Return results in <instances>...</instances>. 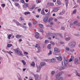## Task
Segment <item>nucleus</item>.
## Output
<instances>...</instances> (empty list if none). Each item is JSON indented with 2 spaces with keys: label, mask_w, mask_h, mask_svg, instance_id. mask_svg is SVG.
<instances>
[{
  "label": "nucleus",
  "mask_w": 80,
  "mask_h": 80,
  "mask_svg": "<svg viewBox=\"0 0 80 80\" xmlns=\"http://www.w3.org/2000/svg\"><path fill=\"white\" fill-rule=\"evenodd\" d=\"M5 52H7V53H9V54H10V55H12L11 53H13V52H11V51H9V52L8 51H6Z\"/></svg>",
  "instance_id": "obj_17"
},
{
  "label": "nucleus",
  "mask_w": 80,
  "mask_h": 80,
  "mask_svg": "<svg viewBox=\"0 0 80 80\" xmlns=\"http://www.w3.org/2000/svg\"><path fill=\"white\" fill-rule=\"evenodd\" d=\"M28 25L29 27H31L32 26V24L30 22H29L28 23Z\"/></svg>",
  "instance_id": "obj_42"
},
{
  "label": "nucleus",
  "mask_w": 80,
  "mask_h": 80,
  "mask_svg": "<svg viewBox=\"0 0 80 80\" xmlns=\"http://www.w3.org/2000/svg\"><path fill=\"white\" fill-rule=\"evenodd\" d=\"M12 44H8L7 45L8 47H12Z\"/></svg>",
  "instance_id": "obj_26"
},
{
  "label": "nucleus",
  "mask_w": 80,
  "mask_h": 80,
  "mask_svg": "<svg viewBox=\"0 0 80 80\" xmlns=\"http://www.w3.org/2000/svg\"><path fill=\"white\" fill-rule=\"evenodd\" d=\"M16 23L17 25H20V23L18 22H16Z\"/></svg>",
  "instance_id": "obj_50"
},
{
  "label": "nucleus",
  "mask_w": 80,
  "mask_h": 80,
  "mask_svg": "<svg viewBox=\"0 0 80 80\" xmlns=\"http://www.w3.org/2000/svg\"><path fill=\"white\" fill-rule=\"evenodd\" d=\"M63 69H65V67H62L61 70H63Z\"/></svg>",
  "instance_id": "obj_47"
},
{
  "label": "nucleus",
  "mask_w": 80,
  "mask_h": 80,
  "mask_svg": "<svg viewBox=\"0 0 80 80\" xmlns=\"http://www.w3.org/2000/svg\"><path fill=\"white\" fill-rule=\"evenodd\" d=\"M78 59H75L74 62L75 64H78Z\"/></svg>",
  "instance_id": "obj_12"
},
{
  "label": "nucleus",
  "mask_w": 80,
  "mask_h": 80,
  "mask_svg": "<svg viewBox=\"0 0 80 80\" xmlns=\"http://www.w3.org/2000/svg\"><path fill=\"white\" fill-rule=\"evenodd\" d=\"M53 12H57L58 11V8H54L53 10Z\"/></svg>",
  "instance_id": "obj_10"
},
{
  "label": "nucleus",
  "mask_w": 80,
  "mask_h": 80,
  "mask_svg": "<svg viewBox=\"0 0 80 80\" xmlns=\"http://www.w3.org/2000/svg\"><path fill=\"white\" fill-rule=\"evenodd\" d=\"M48 18V17H45L43 19V21L44 22L47 23V22Z\"/></svg>",
  "instance_id": "obj_6"
},
{
  "label": "nucleus",
  "mask_w": 80,
  "mask_h": 80,
  "mask_svg": "<svg viewBox=\"0 0 80 80\" xmlns=\"http://www.w3.org/2000/svg\"><path fill=\"white\" fill-rule=\"evenodd\" d=\"M50 25H53V22H51Z\"/></svg>",
  "instance_id": "obj_53"
},
{
  "label": "nucleus",
  "mask_w": 80,
  "mask_h": 80,
  "mask_svg": "<svg viewBox=\"0 0 80 80\" xmlns=\"http://www.w3.org/2000/svg\"><path fill=\"white\" fill-rule=\"evenodd\" d=\"M56 58L58 60H59V61H61L62 60V56H60L59 57H57Z\"/></svg>",
  "instance_id": "obj_9"
},
{
  "label": "nucleus",
  "mask_w": 80,
  "mask_h": 80,
  "mask_svg": "<svg viewBox=\"0 0 80 80\" xmlns=\"http://www.w3.org/2000/svg\"><path fill=\"white\" fill-rule=\"evenodd\" d=\"M66 2V7H68V2Z\"/></svg>",
  "instance_id": "obj_41"
},
{
  "label": "nucleus",
  "mask_w": 80,
  "mask_h": 80,
  "mask_svg": "<svg viewBox=\"0 0 80 80\" xmlns=\"http://www.w3.org/2000/svg\"><path fill=\"white\" fill-rule=\"evenodd\" d=\"M21 36H22L20 35H18L16 36V38H21Z\"/></svg>",
  "instance_id": "obj_14"
},
{
  "label": "nucleus",
  "mask_w": 80,
  "mask_h": 80,
  "mask_svg": "<svg viewBox=\"0 0 80 80\" xmlns=\"http://www.w3.org/2000/svg\"><path fill=\"white\" fill-rule=\"evenodd\" d=\"M33 24H34V25H35L37 23V21H34L33 22Z\"/></svg>",
  "instance_id": "obj_44"
},
{
  "label": "nucleus",
  "mask_w": 80,
  "mask_h": 80,
  "mask_svg": "<svg viewBox=\"0 0 80 80\" xmlns=\"http://www.w3.org/2000/svg\"><path fill=\"white\" fill-rule=\"evenodd\" d=\"M38 12H40V11H41V9L39 8L38 9Z\"/></svg>",
  "instance_id": "obj_56"
},
{
  "label": "nucleus",
  "mask_w": 80,
  "mask_h": 80,
  "mask_svg": "<svg viewBox=\"0 0 80 80\" xmlns=\"http://www.w3.org/2000/svg\"><path fill=\"white\" fill-rule=\"evenodd\" d=\"M71 58H72V60H74V56H71Z\"/></svg>",
  "instance_id": "obj_52"
},
{
  "label": "nucleus",
  "mask_w": 80,
  "mask_h": 80,
  "mask_svg": "<svg viewBox=\"0 0 80 80\" xmlns=\"http://www.w3.org/2000/svg\"><path fill=\"white\" fill-rule=\"evenodd\" d=\"M51 46V44H49L47 47V48L49 50H50V49H51V46Z\"/></svg>",
  "instance_id": "obj_15"
},
{
  "label": "nucleus",
  "mask_w": 80,
  "mask_h": 80,
  "mask_svg": "<svg viewBox=\"0 0 80 80\" xmlns=\"http://www.w3.org/2000/svg\"><path fill=\"white\" fill-rule=\"evenodd\" d=\"M36 2L37 3H39L41 2V0H36Z\"/></svg>",
  "instance_id": "obj_18"
},
{
  "label": "nucleus",
  "mask_w": 80,
  "mask_h": 80,
  "mask_svg": "<svg viewBox=\"0 0 80 80\" xmlns=\"http://www.w3.org/2000/svg\"><path fill=\"white\" fill-rule=\"evenodd\" d=\"M41 14H42V15H45V12H44V11L43 10H42L41 11Z\"/></svg>",
  "instance_id": "obj_28"
},
{
  "label": "nucleus",
  "mask_w": 80,
  "mask_h": 80,
  "mask_svg": "<svg viewBox=\"0 0 80 80\" xmlns=\"http://www.w3.org/2000/svg\"><path fill=\"white\" fill-rule=\"evenodd\" d=\"M14 50L16 53L19 55H23L22 52H20L18 49H15Z\"/></svg>",
  "instance_id": "obj_2"
},
{
  "label": "nucleus",
  "mask_w": 80,
  "mask_h": 80,
  "mask_svg": "<svg viewBox=\"0 0 80 80\" xmlns=\"http://www.w3.org/2000/svg\"><path fill=\"white\" fill-rule=\"evenodd\" d=\"M57 18H58V19H62V18H63L62 17V16H59L57 17Z\"/></svg>",
  "instance_id": "obj_35"
},
{
  "label": "nucleus",
  "mask_w": 80,
  "mask_h": 80,
  "mask_svg": "<svg viewBox=\"0 0 80 80\" xmlns=\"http://www.w3.org/2000/svg\"><path fill=\"white\" fill-rule=\"evenodd\" d=\"M35 5H34L31 8V10H33V9H34V8H35Z\"/></svg>",
  "instance_id": "obj_30"
},
{
  "label": "nucleus",
  "mask_w": 80,
  "mask_h": 80,
  "mask_svg": "<svg viewBox=\"0 0 80 80\" xmlns=\"http://www.w3.org/2000/svg\"><path fill=\"white\" fill-rule=\"evenodd\" d=\"M19 41V42H22V40L21 39H20Z\"/></svg>",
  "instance_id": "obj_60"
},
{
  "label": "nucleus",
  "mask_w": 80,
  "mask_h": 80,
  "mask_svg": "<svg viewBox=\"0 0 80 80\" xmlns=\"http://www.w3.org/2000/svg\"><path fill=\"white\" fill-rule=\"evenodd\" d=\"M39 15H36V17H37V18H38V17H39Z\"/></svg>",
  "instance_id": "obj_63"
},
{
  "label": "nucleus",
  "mask_w": 80,
  "mask_h": 80,
  "mask_svg": "<svg viewBox=\"0 0 80 80\" xmlns=\"http://www.w3.org/2000/svg\"><path fill=\"white\" fill-rule=\"evenodd\" d=\"M20 2L22 3H25V1L23 0H21Z\"/></svg>",
  "instance_id": "obj_34"
},
{
  "label": "nucleus",
  "mask_w": 80,
  "mask_h": 80,
  "mask_svg": "<svg viewBox=\"0 0 80 80\" xmlns=\"http://www.w3.org/2000/svg\"><path fill=\"white\" fill-rule=\"evenodd\" d=\"M31 66H35V63L34 62H32V63L31 64Z\"/></svg>",
  "instance_id": "obj_20"
},
{
  "label": "nucleus",
  "mask_w": 80,
  "mask_h": 80,
  "mask_svg": "<svg viewBox=\"0 0 80 80\" xmlns=\"http://www.w3.org/2000/svg\"><path fill=\"white\" fill-rule=\"evenodd\" d=\"M50 43H51V44H52V45H55V43H54L53 42H50Z\"/></svg>",
  "instance_id": "obj_39"
},
{
  "label": "nucleus",
  "mask_w": 80,
  "mask_h": 80,
  "mask_svg": "<svg viewBox=\"0 0 80 80\" xmlns=\"http://www.w3.org/2000/svg\"><path fill=\"white\" fill-rule=\"evenodd\" d=\"M62 30H64L65 29V28L63 27H62L61 28Z\"/></svg>",
  "instance_id": "obj_58"
},
{
  "label": "nucleus",
  "mask_w": 80,
  "mask_h": 80,
  "mask_svg": "<svg viewBox=\"0 0 80 80\" xmlns=\"http://www.w3.org/2000/svg\"><path fill=\"white\" fill-rule=\"evenodd\" d=\"M22 63H23V64L24 65H25L26 64V62H25V61L24 60H22Z\"/></svg>",
  "instance_id": "obj_22"
},
{
  "label": "nucleus",
  "mask_w": 80,
  "mask_h": 80,
  "mask_svg": "<svg viewBox=\"0 0 80 80\" xmlns=\"http://www.w3.org/2000/svg\"><path fill=\"white\" fill-rule=\"evenodd\" d=\"M45 65V62H41L40 65L39 66V68H42V67H43V66H44Z\"/></svg>",
  "instance_id": "obj_4"
},
{
  "label": "nucleus",
  "mask_w": 80,
  "mask_h": 80,
  "mask_svg": "<svg viewBox=\"0 0 80 80\" xmlns=\"http://www.w3.org/2000/svg\"><path fill=\"white\" fill-rule=\"evenodd\" d=\"M47 4H48V5H50L51 6H53L54 4L53 3L51 2V3H48Z\"/></svg>",
  "instance_id": "obj_11"
},
{
  "label": "nucleus",
  "mask_w": 80,
  "mask_h": 80,
  "mask_svg": "<svg viewBox=\"0 0 80 80\" xmlns=\"http://www.w3.org/2000/svg\"><path fill=\"white\" fill-rule=\"evenodd\" d=\"M24 5L26 7H28V4L27 3H25Z\"/></svg>",
  "instance_id": "obj_24"
},
{
  "label": "nucleus",
  "mask_w": 80,
  "mask_h": 80,
  "mask_svg": "<svg viewBox=\"0 0 80 80\" xmlns=\"http://www.w3.org/2000/svg\"><path fill=\"white\" fill-rule=\"evenodd\" d=\"M35 33L36 35H35V37L36 38L38 39V35H39V33L37 32H36Z\"/></svg>",
  "instance_id": "obj_8"
},
{
  "label": "nucleus",
  "mask_w": 80,
  "mask_h": 80,
  "mask_svg": "<svg viewBox=\"0 0 80 80\" xmlns=\"http://www.w3.org/2000/svg\"><path fill=\"white\" fill-rule=\"evenodd\" d=\"M1 6L4 8V7H5V4H2L1 5Z\"/></svg>",
  "instance_id": "obj_43"
},
{
  "label": "nucleus",
  "mask_w": 80,
  "mask_h": 80,
  "mask_svg": "<svg viewBox=\"0 0 80 80\" xmlns=\"http://www.w3.org/2000/svg\"><path fill=\"white\" fill-rule=\"evenodd\" d=\"M15 6H18V5H19V4H18L17 3H15Z\"/></svg>",
  "instance_id": "obj_49"
},
{
  "label": "nucleus",
  "mask_w": 80,
  "mask_h": 80,
  "mask_svg": "<svg viewBox=\"0 0 80 80\" xmlns=\"http://www.w3.org/2000/svg\"><path fill=\"white\" fill-rule=\"evenodd\" d=\"M60 43L61 44H64V42H60Z\"/></svg>",
  "instance_id": "obj_62"
},
{
  "label": "nucleus",
  "mask_w": 80,
  "mask_h": 80,
  "mask_svg": "<svg viewBox=\"0 0 80 80\" xmlns=\"http://www.w3.org/2000/svg\"><path fill=\"white\" fill-rule=\"evenodd\" d=\"M23 20H24L23 19V18H22V17H20V21H23Z\"/></svg>",
  "instance_id": "obj_31"
},
{
  "label": "nucleus",
  "mask_w": 80,
  "mask_h": 80,
  "mask_svg": "<svg viewBox=\"0 0 80 80\" xmlns=\"http://www.w3.org/2000/svg\"><path fill=\"white\" fill-rule=\"evenodd\" d=\"M76 12H77V10L76 9H75L73 11V14H74L75 13H76Z\"/></svg>",
  "instance_id": "obj_29"
},
{
  "label": "nucleus",
  "mask_w": 80,
  "mask_h": 80,
  "mask_svg": "<svg viewBox=\"0 0 80 80\" xmlns=\"http://www.w3.org/2000/svg\"><path fill=\"white\" fill-rule=\"evenodd\" d=\"M36 79L35 80H41V78L39 77H36Z\"/></svg>",
  "instance_id": "obj_16"
},
{
  "label": "nucleus",
  "mask_w": 80,
  "mask_h": 80,
  "mask_svg": "<svg viewBox=\"0 0 80 80\" xmlns=\"http://www.w3.org/2000/svg\"><path fill=\"white\" fill-rule=\"evenodd\" d=\"M24 54H25V55H28V53L27 52H23Z\"/></svg>",
  "instance_id": "obj_40"
},
{
  "label": "nucleus",
  "mask_w": 80,
  "mask_h": 80,
  "mask_svg": "<svg viewBox=\"0 0 80 80\" xmlns=\"http://www.w3.org/2000/svg\"><path fill=\"white\" fill-rule=\"evenodd\" d=\"M52 51L51 50L49 51V52L48 53V55H51L52 54Z\"/></svg>",
  "instance_id": "obj_33"
},
{
  "label": "nucleus",
  "mask_w": 80,
  "mask_h": 80,
  "mask_svg": "<svg viewBox=\"0 0 80 80\" xmlns=\"http://www.w3.org/2000/svg\"><path fill=\"white\" fill-rule=\"evenodd\" d=\"M70 39V38H65V40L66 41H68V40H69Z\"/></svg>",
  "instance_id": "obj_37"
},
{
  "label": "nucleus",
  "mask_w": 80,
  "mask_h": 80,
  "mask_svg": "<svg viewBox=\"0 0 80 80\" xmlns=\"http://www.w3.org/2000/svg\"><path fill=\"white\" fill-rule=\"evenodd\" d=\"M72 58L70 59H69V62H72Z\"/></svg>",
  "instance_id": "obj_57"
},
{
  "label": "nucleus",
  "mask_w": 80,
  "mask_h": 80,
  "mask_svg": "<svg viewBox=\"0 0 80 80\" xmlns=\"http://www.w3.org/2000/svg\"><path fill=\"white\" fill-rule=\"evenodd\" d=\"M51 62L53 63L56 62V59L55 58H52L51 59Z\"/></svg>",
  "instance_id": "obj_13"
},
{
  "label": "nucleus",
  "mask_w": 80,
  "mask_h": 80,
  "mask_svg": "<svg viewBox=\"0 0 80 80\" xmlns=\"http://www.w3.org/2000/svg\"><path fill=\"white\" fill-rule=\"evenodd\" d=\"M64 63L65 65H66L68 63V61L65 58V57H64Z\"/></svg>",
  "instance_id": "obj_5"
},
{
  "label": "nucleus",
  "mask_w": 80,
  "mask_h": 80,
  "mask_svg": "<svg viewBox=\"0 0 80 80\" xmlns=\"http://www.w3.org/2000/svg\"><path fill=\"white\" fill-rule=\"evenodd\" d=\"M39 26L41 28H43V26L42 24H39Z\"/></svg>",
  "instance_id": "obj_27"
},
{
  "label": "nucleus",
  "mask_w": 80,
  "mask_h": 80,
  "mask_svg": "<svg viewBox=\"0 0 80 80\" xmlns=\"http://www.w3.org/2000/svg\"><path fill=\"white\" fill-rule=\"evenodd\" d=\"M38 49L39 50H40V46L38 47Z\"/></svg>",
  "instance_id": "obj_51"
},
{
  "label": "nucleus",
  "mask_w": 80,
  "mask_h": 80,
  "mask_svg": "<svg viewBox=\"0 0 80 80\" xmlns=\"http://www.w3.org/2000/svg\"><path fill=\"white\" fill-rule=\"evenodd\" d=\"M76 75H77V76H78V77H80V74L78 73V72H76Z\"/></svg>",
  "instance_id": "obj_36"
},
{
  "label": "nucleus",
  "mask_w": 80,
  "mask_h": 80,
  "mask_svg": "<svg viewBox=\"0 0 80 80\" xmlns=\"http://www.w3.org/2000/svg\"><path fill=\"white\" fill-rule=\"evenodd\" d=\"M54 52L55 53H60V50L57 48H54Z\"/></svg>",
  "instance_id": "obj_3"
},
{
  "label": "nucleus",
  "mask_w": 80,
  "mask_h": 80,
  "mask_svg": "<svg viewBox=\"0 0 80 80\" xmlns=\"http://www.w3.org/2000/svg\"><path fill=\"white\" fill-rule=\"evenodd\" d=\"M57 3L58 5H61V2L60 1H57Z\"/></svg>",
  "instance_id": "obj_23"
},
{
  "label": "nucleus",
  "mask_w": 80,
  "mask_h": 80,
  "mask_svg": "<svg viewBox=\"0 0 80 80\" xmlns=\"http://www.w3.org/2000/svg\"><path fill=\"white\" fill-rule=\"evenodd\" d=\"M70 44L71 46V47H75V42H72L70 43Z\"/></svg>",
  "instance_id": "obj_7"
},
{
  "label": "nucleus",
  "mask_w": 80,
  "mask_h": 80,
  "mask_svg": "<svg viewBox=\"0 0 80 80\" xmlns=\"http://www.w3.org/2000/svg\"><path fill=\"white\" fill-rule=\"evenodd\" d=\"M78 22H77V21H75L74 22V24H76L77 23H78Z\"/></svg>",
  "instance_id": "obj_55"
},
{
  "label": "nucleus",
  "mask_w": 80,
  "mask_h": 80,
  "mask_svg": "<svg viewBox=\"0 0 80 80\" xmlns=\"http://www.w3.org/2000/svg\"><path fill=\"white\" fill-rule=\"evenodd\" d=\"M66 50H67V51H69V50H70V49L67 47H66Z\"/></svg>",
  "instance_id": "obj_38"
},
{
  "label": "nucleus",
  "mask_w": 80,
  "mask_h": 80,
  "mask_svg": "<svg viewBox=\"0 0 80 80\" xmlns=\"http://www.w3.org/2000/svg\"><path fill=\"white\" fill-rule=\"evenodd\" d=\"M52 20H53V18H50L48 19V21L49 23H50V22H51Z\"/></svg>",
  "instance_id": "obj_19"
},
{
  "label": "nucleus",
  "mask_w": 80,
  "mask_h": 80,
  "mask_svg": "<svg viewBox=\"0 0 80 80\" xmlns=\"http://www.w3.org/2000/svg\"><path fill=\"white\" fill-rule=\"evenodd\" d=\"M61 13L62 15H63V14H64V13H65V12L64 11H62L61 12Z\"/></svg>",
  "instance_id": "obj_48"
},
{
  "label": "nucleus",
  "mask_w": 80,
  "mask_h": 80,
  "mask_svg": "<svg viewBox=\"0 0 80 80\" xmlns=\"http://www.w3.org/2000/svg\"><path fill=\"white\" fill-rule=\"evenodd\" d=\"M12 1H13V2H18L19 0H12Z\"/></svg>",
  "instance_id": "obj_46"
},
{
  "label": "nucleus",
  "mask_w": 80,
  "mask_h": 80,
  "mask_svg": "<svg viewBox=\"0 0 80 80\" xmlns=\"http://www.w3.org/2000/svg\"><path fill=\"white\" fill-rule=\"evenodd\" d=\"M52 2H56V0H52Z\"/></svg>",
  "instance_id": "obj_64"
},
{
  "label": "nucleus",
  "mask_w": 80,
  "mask_h": 80,
  "mask_svg": "<svg viewBox=\"0 0 80 80\" xmlns=\"http://www.w3.org/2000/svg\"><path fill=\"white\" fill-rule=\"evenodd\" d=\"M58 35H59V36H60L61 37H62L63 36H62V34L58 33Z\"/></svg>",
  "instance_id": "obj_32"
},
{
  "label": "nucleus",
  "mask_w": 80,
  "mask_h": 80,
  "mask_svg": "<svg viewBox=\"0 0 80 80\" xmlns=\"http://www.w3.org/2000/svg\"><path fill=\"white\" fill-rule=\"evenodd\" d=\"M77 25L78 26H80V22L78 23L77 24Z\"/></svg>",
  "instance_id": "obj_59"
},
{
  "label": "nucleus",
  "mask_w": 80,
  "mask_h": 80,
  "mask_svg": "<svg viewBox=\"0 0 80 80\" xmlns=\"http://www.w3.org/2000/svg\"><path fill=\"white\" fill-rule=\"evenodd\" d=\"M50 11H49L48 13L47 14V15H50Z\"/></svg>",
  "instance_id": "obj_54"
},
{
  "label": "nucleus",
  "mask_w": 80,
  "mask_h": 80,
  "mask_svg": "<svg viewBox=\"0 0 80 80\" xmlns=\"http://www.w3.org/2000/svg\"><path fill=\"white\" fill-rule=\"evenodd\" d=\"M30 12H25L24 13V14L25 15H28V14H30Z\"/></svg>",
  "instance_id": "obj_21"
},
{
  "label": "nucleus",
  "mask_w": 80,
  "mask_h": 80,
  "mask_svg": "<svg viewBox=\"0 0 80 80\" xmlns=\"http://www.w3.org/2000/svg\"><path fill=\"white\" fill-rule=\"evenodd\" d=\"M11 37H12V35L11 34H9L8 35V39H10V38H11Z\"/></svg>",
  "instance_id": "obj_25"
},
{
  "label": "nucleus",
  "mask_w": 80,
  "mask_h": 80,
  "mask_svg": "<svg viewBox=\"0 0 80 80\" xmlns=\"http://www.w3.org/2000/svg\"><path fill=\"white\" fill-rule=\"evenodd\" d=\"M77 6H75L73 8H77Z\"/></svg>",
  "instance_id": "obj_61"
},
{
  "label": "nucleus",
  "mask_w": 80,
  "mask_h": 80,
  "mask_svg": "<svg viewBox=\"0 0 80 80\" xmlns=\"http://www.w3.org/2000/svg\"><path fill=\"white\" fill-rule=\"evenodd\" d=\"M55 73V71H53L51 72V73L52 75H53V74H54Z\"/></svg>",
  "instance_id": "obj_45"
},
{
  "label": "nucleus",
  "mask_w": 80,
  "mask_h": 80,
  "mask_svg": "<svg viewBox=\"0 0 80 80\" xmlns=\"http://www.w3.org/2000/svg\"><path fill=\"white\" fill-rule=\"evenodd\" d=\"M61 75H62V73L60 72L56 76L57 78L56 80H63V78L62 77H60V76Z\"/></svg>",
  "instance_id": "obj_1"
}]
</instances>
